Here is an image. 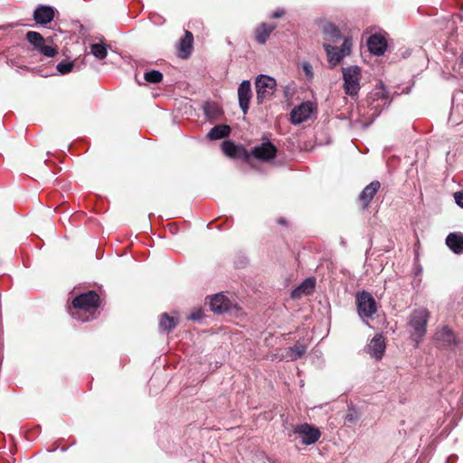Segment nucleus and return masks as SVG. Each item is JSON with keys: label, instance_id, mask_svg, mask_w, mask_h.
Instances as JSON below:
<instances>
[{"label": "nucleus", "instance_id": "obj_1", "mask_svg": "<svg viewBox=\"0 0 463 463\" xmlns=\"http://www.w3.org/2000/svg\"><path fill=\"white\" fill-rule=\"evenodd\" d=\"M99 302V296L95 291L82 293L72 300L69 312L74 319L86 322L94 317Z\"/></svg>", "mask_w": 463, "mask_h": 463}, {"label": "nucleus", "instance_id": "obj_2", "mask_svg": "<svg viewBox=\"0 0 463 463\" xmlns=\"http://www.w3.org/2000/svg\"><path fill=\"white\" fill-rule=\"evenodd\" d=\"M430 318V312L425 307L414 309L408 318L411 338L419 345L427 332V323Z\"/></svg>", "mask_w": 463, "mask_h": 463}, {"label": "nucleus", "instance_id": "obj_3", "mask_svg": "<svg viewBox=\"0 0 463 463\" xmlns=\"http://www.w3.org/2000/svg\"><path fill=\"white\" fill-rule=\"evenodd\" d=\"M344 89L347 95L357 96L361 85V69L358 66H349L343 69Z\"/></svg>", "mask_w": 463, "mask_h": 463}, {"label": "nucleus", "instance_id": "obj_4", "mask_svg": "<svg viewBox=\"0 0 463 463\" xmlns=\"http://www.w3.org/2000/svg\"><path fill=\"white\" fill-rule=\"evenodd\" d=\"M277 82L274 78L267 75H259L255 80L257 92V101L259 104L265 102L272 98Z\"/></svg>", "mask_w": 463, "mask_h": 463}, {"label": "nucleus", "instance_id": "obj_5", "mask_svg": "<svg viewBox=\"0 0 463 463\" xmlns=\"http://www.w3.org/2000/svg\"><path fill=\"white\" fill-rule=\"evenodd\" d=\"M324 48L326 50L328 62L331 66H336L340 61L351 52L352 42L351 39L345 38L342 47H335L329 43H325Z\"/></svg>", "mask_w": 463, "mask_h": 463}, {"label": "nucleus", "instance_id": "obj_6", "mask_svg": "<svg viewBox=\"0 0 463 463\" xmlns=\"http://www.w3.org/2000/svg\"><path fill=\"white\" fill-rule=\"evenodd\" d=\"M356 305L358 314L362 318L372 317L376 313V302L373 296L366 291L356 294Z\"/></svg>", "mask_w": 463, "mask_h": 463}, {"label": "nucleus", "instance_id": "obj_7", "mask_svg": "<svg viewBox=\"0 0 463 463\" xmlns=\"http://www.w3.org/2000/svg\"><path fill=\"white\" fill-rule=\"evenodd\" d=\"M26 39L33 46L35 50H37L41 54L44 55L45 57L52 58L58 52L56 48L46 44L48 40L44 39L41 35V33L37 32L29 31L26 33Z\"/></svg>", "mask_w": 463, "mask_h": 463}, {"label": "nucleus", "instance_id": "obj_8", "mask_svg": "<svg viewBox=\"0 0 463 463\" xmlns=\"http://www.w3.org/2000/svg\"><path fill=\"white\" fill-rule=\"evenodd\" d=\"M293 432L298 434L304 445H311L316 443L320 436V430L307 423L299 424L294 427Z\"/></svg>", "mask_w": 463, "mask_h": 463}, {"label": "nucleus", "instance_id": "obj_9", "mask_svg": "<svg viewBox=\"0 0 463 463\" xmlns=\"http://www.w3.org/2000/svg\"><path fill=\"white\" fill-rule=\"evenodd\" d=\"M313 105L310 102H303L298 107L294 108L290 113V119L294 125L300 124L309 118L312 111Z\"/></svg>", "mask_w": 463, "mask_h": 463}, {"label": "nucleus", "instance_id": "obj_10", "mask_svg": "<svg viewBox=\"0 0 463 463\" xmlns=\"http://www.w3.org/2000/svg\"><path fill=\"white\" fill-rule=\"evenodd\" d=\"M251 154L257 159L268 161L276 156L277 148L269 141H267L254 146Z\"/></svg>", "mask_w": 463, "mask_h": 463}, {"label": "nucleus", "instance_id": "obj_11", "mask_svg": "<svg viewBox=\"0 0 463 463\" xmlns=\"http://www.w3.org/2000/svg\"><path fill=\"white\" fill-rule=\"evenodd\" d=\"M238 98L240 108L243 114H246L249 109L250 101L251 99V85L250 80H243L238 88Z\"/></svg>", "mask_w": 463, "mask_h": 463}, {"label": "nucleus", "instance_id": "obj_12", "mask_svg": "<svg viewBox=\"0 0 463 463\" xmlns=\"http://www.w3.org/2000/svg\"><path fill=\"white\" fill-rule=\"evenodd\" d=\"M367 353L376 360L382 359L385 351V342L382 335H376L366 347Z\"/></svg>", "mask_w": 463, "mask_h": 463}, {"label": "nucleus", "instance_id": "obj_13", "mask_svg": "<svg viewBox=\"0 0 463 463\" xmlns=\"http://www.w3.org/2000/svg\"><path fill=\"white\" fill-rule=\"evenodd\" d=\"M210 307L214 313L222 314L230 310L231 302L223 294H216L211 298Z\"/></svg>", "mask_w": 463, "mask_h": 463}, {"label": "nucleus", "instance_id": "obj_14", "mask_svg": "<svg viewBox=\"0 0 463 463\" xmlns=\"http://www.w3.org/2000/svg\"><path fill=\"white\" fill-rule=\"evenodd\" d=\"M367 46L369 51L374 55H382L387 48V43L383 37L373 34L367 40Z\"/></svg>", "mask_w": 463, "mask_h": 463}, {"label": "nucleus", "instance_id": "obj_15", "mask_svg": "<svg viewBox=\"0 0 463 463\" xmlns=\"http://www.w3.org/2000/svg\"><path fill=\"white\" fill-rule=\"evenodd\" d=\"M34 21L40 24H47L54 18V9L51 6H39L33 14Z\"/></svg>", "mask_w": 463, "mask_h": 463}, {"label": "nucleus", "instance_id": "obj_16", "mask_svg": "<svg viewBox=\"0 0 463 463\" xmlns=\"http://www.w3.org/2000/svg\"><path fill=\"white\" fill-rule=\"evenodd\" d=\"M380 186V182L373 181L364 187L359 196V199L364 207H367L369 205Z\"/></svg>", "mask_w": 463, "mask_h": 463}, {"label": "nucleus", "instance_id": "obj_17", "mask_svg": "<svg viewBox=\"0 0 463 463\" xmlns=\"http://www.w3.org/2000/svg\"><path fill=\"white\" fill-rule=\"evenodd\" d=\"M447 246L455 253H463V234L460 232H451L446 238Z\"/></svg>", "mask_w": 463, "mask_h": 463}, {"label": "nucleus", "instance_id": "obj_18", "mask_svg": "<svg viewBox=\"0 0 463 463\" xmlns=\"http://www.w3.org/2000/svg\"><path fill=\"white\" fill-rule=\"evenodd\" d=\"M315 285L316 283L313 279H307L292 291L291 297L293 298H299L304 295H309L313 292Z\"/></svg>", "mask_w": 463, "mask_h": 463}, {"label": "nucleus", "instance_id": "obj_19", "mask_svg": "<svg viewBox=\"0 0 463 463\" xmlns=\"http://www.w3.org/2000/svg\"><path fill=\"white\" fill-rule=\"evenodd\" d=\"M194 37L192 33L185 31L184 37L179 43V57L186 59L192 50Z\"/></svg>", "mask_w": 463, "mask_h": 463}, {"label": "nucleus", "instance_id": "obj_20", "mask_svg": "<svg viewBox=\"0 0 463 463\" xmlns=\"http://www.w3.org/2000/svg\"><path fill=\"white\" fill-rule=\"evenodd\" d=\"M323 33L326 42L337 43L341 39L340 31L331 23L323 25Z\"/></svg>", "mask_w": 463, "mask_h": 463}, {"label": "nucleus", "instance_id": "obj_21", "mask_svg": "<svg viewBox=\"0 0 463 463\" xmlns=\"http://www.w3.org/2000/svg\"><path fill=\"white\" fill-rule=\"evenodd\" d=\"M274 29L275 24H261L255 32L257 42L261 44L265 43Z\"/></svg>", "mask_w": 463, "mask_h": 463}, {"label": "nucleus", "instance_id": "obj_22", "mask_svg": "<svg viewBox=\"0 0 463 463\" xmlns=\"http://www.w3.org/2000/svg\"><path fill=\"white\" fill-rule=\"evenodd\" d=\"M231 128L227 125H217L213 127L208 133L207 137L211 140H217L228 137Z\"/></svg>", "mask_w": 463, "mask_h": 463}, {"label": "nucleus", "instance_id": "obj_23", "mask_svg": "<svg viewBox=\"0 0 463 463\" xmlns=\"http://www.w3.org/2000/svg\"><path fill=\"white\" fill-rule=\"evenodd\" d=\"M177 325V320L174 317H169L167 314H163L159 321L160 329L165 332L173 330Z\"/></svg>", "mask_w": 463, "mask_h": 463}, {"label": "nucleus", "instance_id": "obj_24", "mask_svg": "<svg viewBox=\"0 0 463 463\" xmlns=\"http://www.w3.org/2000/svg\"><path fill=\"white\" fill-rule=\"evenodd\" d=\"M436 338L437 340L443 342L445 345H450L455 340L453 332L448 326H443L436 334Z\"/></svg>", "mask_w": 463, "mask_h": 463}, {"label": "nucleus", "instance_id": "obj_25", "mask_svg": "<svg viewBox=\"0 0 463 463\" xmlns=\"http://www.w3.org/2000/svg\"><path fill=\"white\" fill-rule=\"evenodd\" d=\"M307 351V347L304 345L297 344L291 346L288 350L287 356L290 361H295L300 358Z\"/></svg>", "mask_w": 463, "mask_h": 463}, {"label": "nucleus", "instance_id": "obj_26", "mask_svg": "<svg viewBox=\"0 0 463 463\" xmlns=\"http://www.w3.org/2000/svg\"><path fill=\"white\" fill-rule=\"evenodd\" d=\"M90 53L99 60H103L108 54L106 46L101 43H92L90 44Z\"/></svg>", "mask_w": 463, "mask_h": 463}, {"label": "nucleus", "instance_id": "obj_27", "mask_svg": "<svg viewBox=\"0 0 463 463\" xmlns=\"http://www.w3.org/2000/svg\"><path fill=\"white\" fill-rule=\"evenodd\" d=\"M144 78L150 83H158L163 80V74L156 70H152L145 73Z\"/></svg>", "mask_w": 463, "mask_h": 463}, {"label": "nucleus", "instance_id": "obj_28", "mask_svg": "<svg viewBox=\"0 0 463 463\" xmlns=\"http://www.w3.org/2000/svg\"><path fill=\"white\" fill-rule=\"evenodd\" d=\"M222 149L227 156L234 157L236 156L237 146L232 141H224L222 144Z\"/></svg>", "mask_w": 463, "mask_h": 463}, {"label": "nucleus", "instance_id": "obj_29", "mask_svg": "<svg viewBox=\"0 0 463 463\" xmlns=\"http://www.w3.org/2000/svg\"><path fill=\"white\" fill-rule=\"evenodd\" d=\"M73 66H74V64L71 61V62L61 61L57 64V70L60 73L66 74L72 71Z\"/></svg>", "mask_w": 463, "mask_h": 463}, {"label": "nucleus", "instance_id": "obj_30", "mask_svg": "<svg viewBox=\"0 0 463 463\" xmlns=\"http://www.w3.org/2000/svg\"><path fill=\"white\" fill-rule=\"evenodd\" d=\"M302 69L305 72L306 77L308 80H312L314 77V72L311 64L309 62L305 61L302 63Z\"/></svg>", "mask_w": 463, "mask_h": 463}, {"label": "nucleus", "instance_id": "obj_31", "mask_svg": "<svg viewBox=\"0 0 463 463\" xmlns=\"http://www.w3.org/2000/svg\"><path fill=\"white\" fill-rule=\"evenodd\" d=\"M454 199H455L456 203L459 207L463 208V191L455 193Z\"/></svg>", "mask_w": 463, "mask_h": 463}, {"label": "nucleus", "instance_id": "obj_32", "mask_svg": "<svg viewBox=\"0 0 463 463\" xmlns=\"http://www.w3.org/2000/svg\"><path fill=\"white\" fill-rule=\"evenodd\" d=\"M202 317H203V313H202V311H201V310H196V311L193 312V313L188 317V318H189L190 320H194V321H195V320H199V319H201V318H202Z\"/></svg>", "mask_w": 463, "mask_h": 463}, {"label": "nucleus", "instance_id": "obj_33", "mask_svg": "<svg viewBox=\"0 0 463 463\" xmlns=\"http://www.w3.org/2000/svg\"><path fill=\"white\" fill-rule=\"evenodd\" d=\"M283 14H284V12L282 10H277L272 14V17L279 18V17L282 16Z\"/></svg>", "mask_w": 463, "mask_h": 463}, {"label": "nucleus", "instance_id": "obj_34", "mask_svg": "<svg viewBox=\"0 0 463 463\" xmlns=\"http://www.w3.org/2000/svg\"><path fill=\"white\" fill-rule=\"evenodd\" d=\"M289 90H290L289 87H288V86H286V87H285V90H284V93H285V96H286L287 98H288V97L290 96V92H289Z\"/></svg>", "mask_w": 463, "mask_h": 463}, {"label": "nucleus", "instance_id": "obj_35", "mask_svg": "<svg viewBox=\"0 0 463 463\" xmlns=\"http://www.w3.org/2000/svg\"><path fill=\"white\" fill-rule=\"evenodd\" d=\"M459 61H460V63L463 64V52L459 56Z\"/></svg>", "mask_w": 463, "mask_h": 463}]
</instances>
